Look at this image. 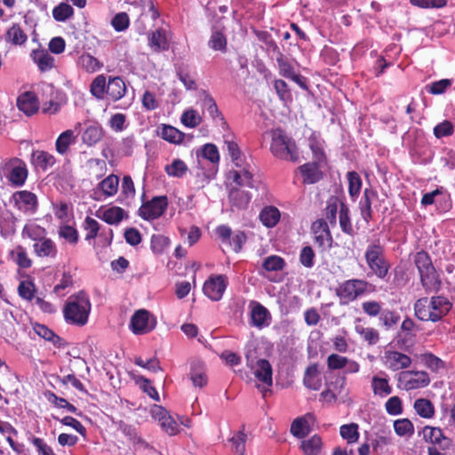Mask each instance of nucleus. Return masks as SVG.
<instances>
[{"label": "nucleus", "instance_id": "nucleus-60", "mask_svg": "<svg viewBox=\"0 0 455 455\" xmlns=\"http://www.w3.org/2000/svg\"><path fill=\"white\" fill-rule=\"evenodd\" d=\"M309 148L313 153L314 161L321 163L324 160V152L323 149V144L314 135L309 140Z\"/></svg>", "mask_w": 455, "mask_h": 455}, {"label": "nucleus", "instance_id": "nucleus-25", "mask_svg": "<svg viewBox=\"0 0 455 455\" xmlns=\"http://www.w3.org/2000/svg\"><path fill=\"white\" fill-rule=\"evenodd\" d=\"M190 379L195 387H203L207 385L208 378L202 362H192L190 367Z\"/></svg>", "mask_w": 455, "mask_h": 455}, {"label": "nucleus", "instance_id": "nucleus-22", "mask_svg": "<svg viewBox=\"0 0 455 455\" xmlns=\"http://www.w3.org/2000/svg\"><path fill=\"white\" fill-rule=\"evenodd\" d=\"M31 164L36 169L46 171L55 164V157L44 150H35L31 155Z\"/></svg>", "mask_w": 455, "mask_h": 455}, {"label": "nucleus", "instance_id": "nucleus-31", "mask_svg": "<svg viewBox=\"0 0 455 455\" xmlns=\"http://www.w3.org/2000/svg\"><path fill=\"white\" fill-rule=\"evenodd\" d=\"M76 138V137L72 130H67L60 133L55 143L57 152L60 155H65L68 152V148L75 144Z\"/></svg>", "mask_w": 455, "mask_h": 455}, {"label": "nucleus", "instance_id": "nucleus-52", "mask_svg": "<svg viewBox=\"0 0 455 455\" xmlns=\"http://www.w3.org/2000/svg\"><path fill=\"white\" fill-rule=\"evenodd\" d=\"M276 62L278 65L279 74L282 76H283L285 78H289L295 73L294 68L289 62L287 58L280 52H278Z\"/></svg>", "mask_w": 455, "mask_h": 455}, {"label": "nucleus", "instance_id": "nucleus-34", "mask_svg": "<svg viewBox=\"0 0 455 455\" xmlns=\"http://www.w3.org/2000/svg\"><path fill=\"white\" fill-rule=\"evenodd\" d=\"M227 44V37L224 33L221 30L214 28L212 31V35L208 42L209 47L213 51L226 52Z\"/></svg>", "mask_w": 455, "mask_h": 455}, {"label": "nucleus", "instance_id": "nucleus-58", "mask_svg": "<svg viewBox=\"0 0 455 455\" xmlns=\"http://www.w3.org/2000/svg\"><path fill=\"white\" fill-rule=\"evenodd\" d=\"M433 132L437 139L448 137L453 134L454 125L451 124V122L444 120L434 127Z\"/></svg>", "mask_w": 455, "mask_h": 455}, {"label": "nucleus", "instance_id": "nucleus-64", "mask_svg": "<svg viewBox=\"0 0 455 455\" xmlns=\"http://www.w3.org/2000/svg\"><path fill=\"white\" fill-rule=\"evenodd\" d=\"M315 252L310 246H305L299 253V262L307 268H311L315 265Z\"/></svg>", "mask_w": 455, "mask_h": 455}, {"label": "nucleus", "instance_id": "nucleus-44", "mask_svg": "<svg viewBox=\"0 0 455 455\" xmlns=\"http://www.w3.org/2000/svg\"><path fill=\"white\" fill-rule=\"evenodd\" d=\"M43 91L44 93L49 94L51 97L49 101L43 103V112L45 114L57 113L60 109V104L57 103L52 97V94L54 93L53 86L51 84H44L43 86Z\"/></svg>", "mask_w": 455, "mask_h": 455}, {"label": "nucleus", "instance_id": "nucleus-30", "mask_svg": "<svg viewBox=\"0 0 455 455\" xmlns=\"http://www.w3.org/2000/svg\"><path fill=\"white\" fill-rule=\"evenodd\" d=\"M322 446V439L317 435H314L309 439L303 440L300 443V449L305 455H319Z\"/></svg>", "mask_w": 455, "mask_h": 455}, {"label": "nucleus", "instance_id": "nucleus-36", "mask_svg": "<svg viewBox=\"0 0 455 455\" xmlns=\"http://www.w3.org/2000/svg\"><path fill=\"white\" fill-rule=\"evenodd\" d=\"M149 46L155 51H164L168 49V41L165 30L159 28L154 31L148 37Z\"/></svg>", "mask_w": 455, "mask_h": 455}, {"label": "nucleus", "instance_id": "nucleus-9", "mask_svg": "<svg viewBox=\"0 0 455 455\" xmlns=\"http://www.w3.org/2000/svg\"><path fill=\"white\" fill-rule=\"evenodd\" d=\"M399 385L407 391L422 388L430 383V378L423 371H406L399 374Z\"/></svg>", "mask_w": 455, "mask_h": 455}, {"label": "nucleus", "instance_id": "nucleus-14", "mask_svg": "<svg viewBox=\"0 0 455 455\" xmlns=\"http://www.w3.org/2000/svg\"><path fill=\"white\" fill-rule=\"evenodd\" d=\"M228 285L227 277L223 275L211 276L205 281L203 291L204 293L212 300H220Z\"/></svg>", "mask_w": 455, "mask_h": 455}, {"label": "nucleus", "instance_id": "nucleus-43", "mask_svg": "<svg viewBox=\"0 0 455 455\" xmlns=\"http://www.w3.org/2000/svg\"><path fill=\"white\" fill-rule=\"evenodd\" d=\"M74 15V9L67 3H60L52 10V16L55 20L64 22Z\"/></svg>", "mask_w": 455, "mask_h": 455}, {"label": "nucleus", "instance_id": "nucleus-17", "mask_svg": "<svg viewBox=\"0 0 455 455\" xmlns=\"http://www.w3.org/2000/svg\"><path fill=\"white\" fill-rule=\"evenodd\" d=\"M33 251L37 257L53 259L58 250L55 243L46 235L44 239L33 243Z\"/></svg>", "mask_w": 455, "mask_h": 455}, {"label": "nucleus", "instance_id": "nucleus-53", "mask_svg": "<svg viewBox=\"0 0 455 455\" xmlns=\"http://www.w3.org/2000/svg\"><path fill=\"white\" fill-rule=\"evenodd\" d=\"M421 363L433 371H438L444 367V363L433 354H424L420 357Z\"/></svg>", "mask_w": 455, "mask_h": 455}, {"label": "nucleus", "instance_id": "nucleus-6", "mask_svg": "<svg viewBox=\"0 0 455 455\" xmlns=\"http://www.w3.org/2000/svg\"><path fill=\"white\" fill-rule=\"evenodd\" d=\"M366 264L370 269L368 277L376 275L379 279H384L388 274L390 265L385 257L384 247L379 241L370 243L364 253Z\"/></svg>", "mask_w": 455, "mask_h": 455}, {"label": "nucleus", "instance_id": "nucleus-51", "mask_svg": "<svg viewBox=\"0 0 455 455\" xmlns=\"http://www.w3.org/2000/svg\"><path fill=\"white\" fill-rule=\"evenodd\" d=\"M355 331L371 345L376 344L379 341V332L373 328L356 325Z\"/></svg>", "mask_w": 455, "mask_h": 455}, {"label": "nucleus", "instance_id": "nucleus-37", "mask_svg": "<svg viewBox=\"0 0 455 455\" xmlns=\"http://www.w3.org/2000/svg\"><path fill=\"white\" fill-rule=\"evenodd\" d=\"M31 58L41 71H46L53 67L54 59L45 51H33Z\"/></svg>", "mask_w": 455, "mask_h": 455}, {"label": "nucleus", "instance_id": "nucleus-21", "mask_svg": "<svg viewBox=\"0 0 455 455\" xmlns=\"http://www.w3.org/2000/svg\"><path fill=\"white\" fill-rule=\"evenodd\" d=\"M104 136V130L99 124H88L82 133V141L89 147L96 145Z\"/></svg>", "mask_w": 455, "mask_h": 455}, {"label": "nucleus", "instance_id": "nucleus-1", "mask_svg": "<svg viewBox=\"0 0 455 455\" xmlns=\"http://www.w3.org/2000/svg\"><path fill=\"white\" fill-rule=\"evenodd\" d=\"M452 304L443 296L419 299L414 304V312L421 321L437 322L451 309Z\"/></svg>", "mask_w": 455, "mask_h": 455}, {"label": "nucleus", "instance_id": "nucleus-24", "mask_svg": "<svg viewBox=\"0 0 455 455\" xmlns=\"http://www.w3.org/2000/svg\"><path fill=\"white\" fill-rule=\"evenodd\" d=\"M377 197V192L371 188L363 191V196L359 202V208L362 218L369 222L371 220V202Z\"/></svg>", "mask_w": 455, "mask_h": 455}, {"label": "nucleus", "instance_id": "nucleus-46", "mask_svg": "<svg viewBox=\"0 0 455 455\" xmlns=\"http://www.w3.org/2000/svg\"><path fill=\"white\" fill-rule=\"evenodd\" d=\"M12 260L20 267L28 268L31 266V260L22 246H17L11 251Z\"/></svg>", "mask_w": 455, "mask_h": 455}, {"label": "nucleus", "instance_id": "nucleus-40", "mask_svg": "<svg viewBox=\"0 0 455 455\" xmlns=\"http://www.w3.org/2000/svg\"><path fill=\"white\" fill-rule=\"evenodd\" d=\"M394 430L398 436L411 437L414 434V426L409 419H399L394 421Z\"/></svg>", "mask_w": 455, "mask_h": 455}, {"label": "nucleus", "instance_id": "nucleus-49", "mask_svg": "<svg viewBox=\"0 0 455 455\" xmlns=\"http://www.w3.org/2000/svg\"><path fill=\"white\" fill-rule=\"evenodd\" d=\"M33 329L35 332L41 338L52 342L54 345H60L61 340L60 338L45 325L35 323Z\"/></svg>", "mask_w": 455, "mask_h": 455}, {"label": "nucleus", "instance_id": "nucleus-42", "mask_svg": "<svg viewBox=\"0 0 455 455\" xmlns=\"http://www.w3.org/2000/svg\"><path fill=\"white\" fill-rule=\"evenodd\" d=\"M228 178L235 182L237 188H257V180L254 176H240L237 172H228Z\"/></svg>", "mask_w": 455, "mask_h": 455}, {"label": "nucleus", "instance_id": "nucleus-16", "mask_svg": "<svg viewBox=\"0 0 455 455\" xmlns=\"http://www.w3.org/2000/svg\"><path fill=\"white\" fill-rule=\"evenodd\" d=\"M17 106L27 116H32L39 109V101L32 92H26L17 99Z\"/></svg>", "mask_w": 455, "mask_h": 455}, {"label": "nucleus", "instance_id": "nucleus-5", "mask_svg": "<svg viewBox=\"0 0 455 455\" xmlns=\"http://www.w3.org/2000/svg\"><path fill=\"white\" fill-rule=\"evenodd\" d=\"M270 151L280 159L291 162L299 161V152L295 141L281 129L271 132Z\"/></svg>", "mask_w": 455, "mask_h": 455}, {"label": "nucleus", "instance_id": "nucleus-39", "mask_svg": "<svg viewBox=\"0 0 455 455\" xmlns=\"http://www.w3.org/2000/svg\"><path fill=\"white\" fill-rule=\"evenodd\" d=\"M119 186V179L116 175L111 174L105 178L99 184V188L102 191L104 196H112L117 190Z\"/></svg>", "mask_w": 455, "mask_h": 455}, {"label": "nucleus", "instance_id": "nucleus-10", "mask_svg": "<svg viewBox=\"0 0 455 455\" xmlns=\"http://www.w3.org/2000/svg\"><path fill=\"white\" fill-rule=\"evenodd\" d=\"M156 319L146 309L136 311L131 318L130 328L136 335L151 331L156 326Z\"/></svg>", "mask_w": 455, "mask_h": 455}, {"label": "nucleus", "instance_id": "nucleus-19", "mask_svg": "<svg viewBox=\"0 0 455 455\" xmlns=\"http://www.w3.org/2000/svg\"><path fill=\"white\" fill-rule=\"evenodd\" d=\"M319 164L320 163L314 161L299 167L303 177V183L314 184L322 179L323 173L319 169Z\"/></svg>", "mask_w": 455, "mask_h": 455}, {"label": "nucleus", "instance_id": "nucleus-54", "mask_svg": "<svg viewBox=\"0 0 455 455\" xmlns=\"http://www.w3.org/2000/svg\"><path fill=\"white\" fill-rule=\"evenodd\" d=\"M83 227L86 231L85 240L90 241L97 236L100 226L96 220L91 217H86L84 221Z\"/></svg>", "mask_w": 455, "mask_h": 455}, {"label": "nucleus", "instance_id": "nucleus-38", "mask_svg": "<svg viewBox=\"0 0 455 455\" xmlns=\"http://www.w3.org/2000/svg\"><path fill=\"white\" fill-rule=\"evenodd\" d=\"M414 410L417 414L424 419H431L435 415V407L433 403L425 398H419L414 402Z\"/></svg>", "mask_w": 455, "mask_h": 455}, {"label": "nucleus", "instance_id": "nucleus-13", "mask_svg": "<svg viewBox=\"0 0 455 455\" xmlns=\"http://www.w3.org/2000/svg\"><path fill=\"white\" fill-rule=\"evenodd\" d=\"M421 433L425 442L431 443V446H438L441 451H448L452 445V441L444 435L440 427L426 426Z\"/></svg>", "mask_w": 455, "mask_h": 455}, {"label": "nucleus", "instance_id": "nucleus-57", "mask_svg": "<svg viewBox=\"0 0 455 455\" xmlns=\"http://www.w3.org/2000/svg\"><path fill=\"white\" fill-rule=\"evenodd\" d=\"M180 121L185 126L188 128H195L201 123V117L197 111L189 109L186 110L182 114Z\"/></svg>", "mask_w": 455, "mask_h": 455}, {"label": "nucleus", "instance_id": "nucleus-59", "mask_svg": "<svg viewBox=\"0 0 455 455\" xmlns=\"http://www.w3.org/2000/svg\"><path fill=\"white\" fill-rule=\"evenodd\" d=\"M452 84L451 79H441L439 81H435L428 85H427V90L428 92L434 95H438L443 93Z\"/></svg>", "mask_w": 455, "mask_h": 455}, {"label": "nucleus", "instance_id": "nucleus-8", "mask_svg": "<svg viewBox=\"0 0 455 455\" xmlns=\"http://www.w3.org/2000/svg\"><path fill=\"white\" fill-rule=\"evenodd\" d=\"M0 173L15 188L22 187L28 175L27 164L20 158L13 157L4 161L0 166Z\"/></svg>", "mask_w": 455, "mask_h": 455}, {"label": "nucleus", "instance_id": "nucleus-29", "mask_svg": "<svg viewBox=\"0 0 455 455\" xmlns=\"http://www.w3.org/2000/svg\"><path fill=\"white\" fill-rule=\"evenodd\" d=\"M22 237H28L34 243L44 239L47 235V232L44 228L39 226L35 222L27 223L21 232Z\"/></svg>", "mask_w": 455, "mask_h": 455}, {"label": "nucleus", "instance_id": "nucleus-61", "mask_svg": "<svg viewBox=\"0 0 455 455\" xmlns=\"http://www.w3.org/2000/svg\"><path fill=\"white\" fill-rule=\"evenodd\" d=\"M385 409L389 415L397 416L403 413V403L400 397H390L385 403Z\"/></svg>", "mask_w": 455, "mask_h": 455}, {"label": "nucleus", "instance_id": "nucleus-50", "mask_svg": "<svg viewBox=\"0 0 455 455\" xmlns=\"http://www.w3.org/2000/svg\"><path fill=\"white\" fill-rule=\"evenodd\" d=\"M339 433L348 443L357 442L359 437L358 426L355 423L341 426Z\"/></svg>", "mask_w": 455, "mask_h": 455}, {"label": "nucleus", "instance_id": "nucleus-7", "mask_svg": "<svg viewBox=\"0 0 455 455\" xmlns=\"http://www.w3.org/2000/svg\"><path fill=\"white\" fill-rule=\"evenodd\" d=\"M373 290V285L364 279L353 278L344 281L336 289L339 305L345 306Z\"/></svg>", "mask_w": 455, "mask_h": 455}, {"label": "nucleus", "instance_id": "nucleus-55", "mask_svg": "<svg viewBox=\"0 0 455 455\" xmlns=\"http://www.w3.org/2000/svg\"><path fill=\"white\" fill-rule=\"evenodd\" d=\"M202 156L210 161L213 164L220 162V154L217 147L214 144L207 143L201 149Z\"/></svg>", "mask_w": 455, "mask_h": 455}, {"label": "nucleus", "instance_id": "nucleus-35", "mask_svg": "<svg viewBox=\"0 0 455 455\" xmlns=\"http://www.w3.org/2000/svg\"><path fill=\"white\" fill-rule=\"evenodd\" d=\"M5 40L14 45H21L28 40V36L19 24H12L5 34Z\"/></svg>", "mask_w": 455, "mask_h": 455}, {"label": "nucleus", "instance_id": "nucleus-4", "mask_svg": "<svg viewBox=\"0 0 455 455\" xmlns=\"http://www.w3.org/2000/svg\"><path fill=\"white\" fill-rule=\"evenodd\" d=\"M91 303L89 297L84 291L68 298L64 307V316L68 323L84 326L89 317Z\"/></svg>", "mask_w": 455, "mask_h": 455}, {"label": "nucleus", "instance_id": "nucleus-62", "mask_svg": "<svg viewBox=\"0 0 455 455\" xmlns=\"http://www.w3.org/2000/svg\"><path fill=\"white\" fill-rule=\"evenodd\" d=\"M160 426L169 435H175L180 432V423L170 414L160 423Z\"/></svg>", "mask_w": 455, "mask_h": 455}, {"label": "nucleus", "instance_id": "nucleus-23", "mask_svg": "<svg viewBox=\"0 0 455 455\" xmlns=\"http://www.w3.org/2000/svg\"><path fill=\"white\" fill-rule=\"evenodd\" d=\"M124 209L118 206H112L105 210H99L97 216L109 225H117L125 216Z\"/></svg>", "mask_w": 455, "mask_h": 455}, {"label": "nucleus", "instance_id": "nucleus-45", "mask_svg": "<svg viewBox=\"0 0 455 455\" xmlns=\"http://www.w3.org/2000/svg\"><path fill=\"white\" fill-rule=\"evenodd\" d=\"M164 170L169 176L181 178L188 171L187 164L180 159H174L172 164L165 165Z\"/></svg>", "mask_w": 455, "mask_h": 455}, {"label": "nucleus", "instance_id": "nucleus-18", "mask_svg": "<svg viewBox=\"0 0 455 455\" xmlns=\"http://www.w3.org/2000/svg\"><path fill=\"white\" fill-rule=\"evenodd\" d=\"M253 368V373L256 379L266 384L267 387H271L273 383L272 379V366L269 362L266 359H259L257 361Z\"/></svg>", "mask_w": 455, "mask_h": 455}, {"label": "nucleus", "instance_id": "nucleus-26", "mask_svg": "<svg viewBox=\"0 0 455 455\" xmlns=\"http://www.w3.org/2000/svg\"><path fill=\"white\" fill-rule=\"evenodd\" d=\"M312 415L307 413L303 417H299L295 419L291 425V434L299 438H304L310 432V426L308 422V419H311Z\"/></svg>", "mask_w": 455, "mask_h": 455}, {"label": "nucleus", "instance_id": "nucleus-32", "mask_svg": "<svg viewBox=\"0 0 455 455\" xmlns=\"http://www.w3.org/2000/svg\"><path fill=\"white\" fill-rule=\"evenodd\" d=\"M371 388L375 395L379 397L387 396L392 393V387L388 383L387 378L373 376L371 379Z\"/></svg>", "mask_w": 455, "mask_h": 455}, {"label": "nucleus", "instance_id": "nucleus-48", "mask_svg": "<svg viewBox=\"0 0 455 455\" xmlns=\"http://www.w3.org/2000/svg\"><path fill=\"white\" fill-rule=\"evenodd\" d=\"M285 266V261L283 258L271 255L267 257L262 264V268L267 272H274L283 270Z\"/></svg>", "mask_w": 455, "mask_h": 455}, {"label": "nucleus", "instance_id": "nucleus-20", "mask_svg": "<svg viewBox=\"0 0 455 455\" xmlns=\"http://www.w3.org/2000/svg\"><path fill=\"white\" fill-rule=\"evenodd\" d=\"M251 199V194L242 188L234 187L229 190L228 200L232 207L244 209L249 204Z\"/></svg>", "mask_w": 455, "mask_h": 455}, {"label": "nucleus", "instance_id": "nucleus-28", "mask_svg": "<svg viewBox=\"0 0 455 455\" xmlns=\"http://www.w3.org/2000/svg\"><path fill=\"white\" fill-rule=\"evenodd\" d=\"M158 135L164 140L180 144L183 141L184 133L172 125L163 124L158 131Z\"/></svg>", "mask_w": 455, "mask_h": 455}, {"label": "nucleus", "instance_id": "nucleus-47", "mask_svg": "<svg viewBox=\"0 0 455 455\" xmlns=\"http://www.w3.org/2000/svg\"><path fill=\"white\" fill-rule=\"evenodd\" d=\"M399 321L400 315L394 310L384 309L379 315V322L387 330L395 326Z\"/></svg>", "mask_w": 455, "mask_h": 455}, {"label": "nucleus", "instance_id": "nucleus-27", "mask_svg": "<svg viewBox=\"0 0 455 455\" xmlns=\"http://www.w3.org/2000/svg\"><path fill=\"white\" fill-rule=\"evenodd\" d=\"M251 324L258 328L268 325L269 312L260 305L255 303L251 312Z\"/></svg>", "mask_w": 455, "mask_h": 455}, {"label": "nucleus", "instance_id": "nucleus-56", "mask_svg": "<svg viewBox=\"0 0 455 455\" xmlns=\"http://www.w3.org/2000/svg\"><path fill=\"white\" fill-rule=\"evenodd\" d=\"M339 225L343 232L351 234L353 232L352 224L349 218L348 207L341 204L339 209Z\"/></svg>", "mask_w": 455, "mask_h": 455}, {"label": "nucleus", "instance_id": "nucleus-2", "mask_svg": "<svg viewBox=\"0 0 455 455\" xmlns=\"http://www.w3.org/2000/svg\"><path fill=\"white\" fill-rule=\"evenodd\" d=\"M413 261L419 275L420 284L426 293H437L442 289L443 282L429 254L425 251H418L414 255Z\"/></svg>", "mask_w": 455, "mask_h": 455}, {"label": "nucleus", "instance_id": "nucleus-41", "mask_svg": "<svg viewBox=\"0 0 455 455\" xmlns=\"http://www.w3.org/2000/svg\"><path fill=\"white\" fill-rule=\"evenodd\" d=\"M348 180V193L353 201L358 197L362 188V180L359 174L355 172H347Z\"/></svg>", "mask_w": 455, "mask_h": 455}, {"label": "nucleus", "instance_id": "nucleus-15", "mask_svg": "<svg viewBox=\"0 0 455 455\" xmlns=\"http://www.w3.org/2000/svg\"><path fill=\"white\" fill-rule=\"evenodd\" d=\"M383 363L389 370L395 371L408 368L411 363V359L398 351H386Z\"/></svg>", "mask_w": 455, "mask_h": 455}, {"label": "nucleus", "instance_id": "nucleus-33", "mask_svg": "<svg viewBox=\"0 0 455 455\" xmlns=\"http://www.w3.org/2000/svg\"><path fill=\"white\" fill-rule=\"evenodd\" d=\"M262 224L267 228L275 227L280 220V212L276 207H265L259 213Z\"/></svg>", "mask_w": 455, "mask_h": 455}, {"label": "nucleus", "instance_id": "nucleus-3", "mask_svg": "<svg viewBox=\"0 0 455 455\" xmlns=\"http://www.w3.org/2000/svg\"><path fill=\"white\" fill-rule=\"evenodd\" d=\"M90 91L98 100L107 98L116 102L124 97L127 87L120 76H109L107 81L104 75H99L92 80Z\"/></svg>", "mask_w": 455, "mask_h": 455}, {"label": "nucleus", "instance_id": "nucleus-12", "mask_svg": "<svg viewBox=\"0 0 455 455\" xmlns=\"http://www.w3.org/2000/svg\"><path fill=\"white\" fill-rule=\"evenodd\" d=\"M168 205L166 196L154 197L151 201L143 204L139 209V215L147 220L161 217Z\"/></svg>", "mask_w": 455, "mask_h": 455}, {"label": "nucleus", "instance_id": "nucleus-63", "mask_svg": "<svg viewBox=\"0 0 455 455\" xmlns=\"http://www.w3.org/2000/svg\"><path fill=\"white\" fill-rule=\"evenodd\" d=\"M225 145L227 147V150L231 158V161L233 162L234 164H239L240 162L244 160L236 142L226 140Z\"/></svg>", "mask_w": 455, "mask_h": 455}, {"label": "nucleus", "instance_id": "nucleus-11", "mask_svg": "<svg viewBox=\"0 0 455 455\" xmlns=\"http://www.w3.org/2000/svg\"><path fill=\"white\" fill-rule=\"evenodd\" d=\"M12 200L14 206L20 212L32 215L38 208L37 196L28 190H20L13 193Z\"/></svg>", "mask_w": 455, "mask_h": 455}]
</instances>
